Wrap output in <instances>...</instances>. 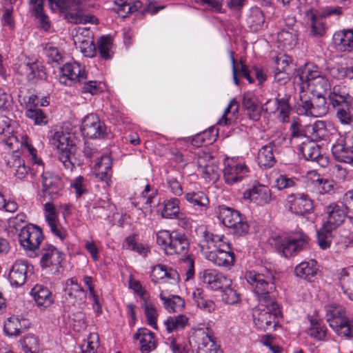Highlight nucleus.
Segmentation results:
<instances>
[{
    "label": "nucleus",
    "instance_id": "obj_1",
    "mask_svg": "<svg viewBox=\"0 0 353 353\" xmlns=\"http://www.w3.org/2000/svg\"><path fill=\"white\" fill-rule=\"evenodd\" d=\"M294 83L299 86L300 93L310 88L312 94L319 97H325L327 92L332 90L327 78L313 63H306L295 71Z\"/></svg>",
    "mask_w": 353,
    "mask_h": 353
},
{
    "label": "nucleus",
    "instance_id": "obj_2",
    "mask_svg": "<svg viewBox=\"0 0 353 353\" xmlns=\"http://www.w3.org/2000/svg\"><path fill=\"white\" fill-rule=\"evenodd\" d=\"M330 103L336 112V117L344 125L353 122V114L351 112L352 97L348 88L343 85H334L328 95Z\"/></svg>",
    "mask_w": 353,
    "mask_h": 353
},
{
    "label": "nucleus",
    "instance_id": "obj_3",
    "mask_svg": "<svg viewBox=\"0 0 353 353\" xmlns=\"http://www.w3.org/2000/svg\"><path fill=\"white\" fill-rule=\"evenodd\" d=\"M52 143L59 150L58 157L65 169L68 172H72L75 167L76 144L70 134L63 131H57L54 133Z\"/></svg>",
    "mask_w": 353,
    "mask_h": 353
},
{
    "label": "nucleus",
    "instance_id": "obj_4",
    "mask_svg": "<svg viewBox=\"0 0 353 353\" xmlns=\"http://www.w3.org/2000/svg\"><path fill=\"white\" fill-rule=\"evenodd\" d=\"M281 315L278 303L274 301L261 303L254 310L252 316L255 325L264 331L274 329L277 319Z\"/></svg>",
    "mask_w": 353,
    "mask_h": 353
},
{
    "label": "nucleus",
    "instance_id": "obj_5",
    "mask_svg": "<svg viewBox=\"0 0 353 353\" xmlns=\"http://www.w3.org/2000/svg\"><path fill=\"white\" fill-rule=\"evenodd\" d=\"M245 279L254 289L260 303L274 301L272 294L275 290V285L270 275L265 276L254 271H250L246 272Z\"/></svg>",
    "mask_w": 353,
    "mask_h": 353
},
{
    "label": "nucleus",
    "instance_id": "obj_6",
    "mask_svg": "<svg viewBox=\"0 0 353 353\" xmlns=\"http://www.w3.org/2000/svg\"><path fill=\"white\" fill-rule=\"evenodd\" d=\"M52 9H59L61 12H65V18L74 23L86 22L94 23L97 19L91 16L90 19L83 16L80 4L82 0H48Z\"/></svg>",
    "mask_w": 353,
    "mask_h": 353
},
{
    "label": "nucleus",
    "instance_id": "obj_7",
    "mask_svg": "<svg viewBox=\"0 0 353 353\" xmlns=\"http://www.w3.org/2000/svg\"><path fill=\"white\" fill-rule=\"evenodd\" d=\"M328 105L325 97L313 96L311 99L305 92L300 93L297 102V111L300 114L320 117L327 112Z\"/></svg>",
    "mask_w": 353,
    "mask_h": 353
},
{
    "label": "nucleus",
    "instance_id": "obj_8",
    "mask_svg": "<svg viewBox=\"0 0 353 353\" xmlns=\"http://www.w3.org/2000/svg\"><path fill=\"white\" fill-rule=\"evenodd\" d=\"M219 219L222 223L232 229L237 236H243L249 231L248 222L241 216L240 212L226 206L219 207Z\"/></svg>",
    "mask_w": 353,
    "mask_h": 353
},
{
    "label": "nucleus",
    "instance_id": "obj_9",
    "mask_svg": "<svg viewBox=\"0 0 353 353\" xmlns=\"http://www.w3.org/2000/svg\"><path fill=\"white\" fill-rule=\"evenodd\" d=\"M44 236L41 229L35 225L28 224L23 227L19 234V241L21 245L27 252L30 257L37 256L36 250L39 249L41 242Z\"/></svg>",
    "mask_w": 353,
    "mask_h": 353
},
{
    "label": "nucleus",
    "instance_id": "obj_10",
    "mask_svg": "<svg viewBox=\"0 0 353 353\" xmlns=\"http://www.w3.org/2000/svg\"><path fill=\"white\" fill-rule=\"evenodd\" d=\"M81 131L84 137L90 139H104L106 135V127L94 114L85 116L81 123Z\"/></svg>",
    "mask_w": 353,
    "mask_h": 353
},
{
    "label": "nucleus",
    "instance_id": "obj_11",
    "mask_svg": "<svg viewBox=\"0 0 353 353\" xmlns=\"http://www.w3.org/2000/svg\"><path fill=\"white\" fill-rule=\"evenodd\" d=\"M226 248L228 250L219 246L216 249L206 251L205 252V258L219 267L230 270L234 264L235 255L228 245H226Z\"/></svg>",
    "mask_w": 353,
    "mask_h": 353
},
{
    "label": "nucleus",
    "instance_id": "obj_12",
    "mask_svg": "<svg viewBox=\"0 0 353 353\" xmlns=\"http://www.w3.org/2000/svg\"><path fill=\"white\" fill-rule=\"evenodd\" d=\"M32 274L33 267L26 261L19 260L11 267L8 279L12 285L19 287L23 285Z\"/></svg>",
    "mask_w": 353,
    "mask_h": 353
},
{
    "label": "nucleus",
    "instance_id": "obj_13",
    "mask_svg": "<svg viewBox=\"0 0 353 353\" xmlns=\"http://www.w3.org/2000/svg\"><path fill=\"white\" fill-rule=\"evenodd\" d=\"M326 221L324 223L332 228H337L345 221L348 214V207L342 203H331L325 207Z\"/></svg>",
    "mask_w": 353,
    "mask_h": 353
},
{
    "label": "nucleus",
    "instance_id": "obj_14",
    "mask_svg": "<svg viewBox=\"0 0 353 353\" xmlns=\"http://www.w3.org/2000/svg\"><path fill=\"white\" fill-rule=\"evenodd\" d=\"M198 171L204 174L205 179L216 182L219 178V169L214 158L209 153L199 154L197 159Z\"/></svg>",
    "mask_w": 353,
    "mask_h": 353
},
{
    "label": "nucleus",
    "instance_id": "obj_15",
    "mask_svg": "<svg viewBox=\"0 0 353 353\" xmlns=\"http://www.w3.org/2000/svg\"><path fill=\"white\" fill-rule=\"evenodd\" d=\"M243 198L259 205L268 204L272 200L270 190L267 186L261 185H254L252 188L246 190Z\"/></svg>",
    "mask_w": 353,
    "mask_h": 353
},
{
    "label": "nucleus",
    "instance_id": "obj_16",
    "mask_svg": "<svg viewBox=\"0 0 353 353\" xmlns=\"http://www.w3.org/2000/svg\"><path fill=\"white\" fill-rule=\"evenodd\" d=\"M62 261V254L54 246L47 245L41 250L40 264L42 268H51L57 272Z\"/></svg>",
    "mask_w": 353,
    "mask_h": 353
},
{
    "label": "nucleus",
    "instance_id": "obj_17",
    "mask_svg": "<svg viewBox=\"0 0 353 353\" xmlns=\"http://www.w3.org/2000/svg\"><path fill=\"white\" fill-rule=\"evenodd\" d=\"M43 194L44 197L55 199L61 195L63 185L61 179L49 173L43 174Z\"/></svg>",
    "mask_w": 353,
    "mask_h": 353
},
{
    "label": "nucleus",
    "instance_id": "obj_18",
    "mask_svg": "<svg viewBox=\"0 0 353 353\" xmlns=\"http://www.w3.org/2000/svg\"><path fill=\"white\" fill-rule=\"evenodd\" d=\"M288 201L290 203V210L299 215L309 214L314 209L312 200L306 194H301L296 197L292 194L288 196Z\"/></svg>",
    "mask_w": 353,
    "mask_h": 353
},
{
    "label": "nucleus",
    "instance_id": "obj_19",
    "mask_svg": "<svg viewBox=\"0 0 353 353\" xmlns=\"http://www.w3.org/2000/svg\"><path fill=\"white\" fill-rule=\"evenodd\" d=\"M190 249V242L185 234L172 231V237L170 244L166 249V254H186Z\"/></svg>",
    "mask_w": 353,
    "mask_h": 353
},
{
    "label": "nucleus",
    "instance_id": "obj_20",
    "mask_svg": "<svg viewBox=\"0 0 353 353\" xmlns=\"http://www.w3.org/2000/svg\"><path fill=\"white\" fill-rule=\"evenodd\" d=\"M325 311L326 321L334 331L347 316L345 309L342 305L336 303L326 305Z\"/></svg>",
    "mask_w": 353,
    "mask_h": 353
},
{
    "label": "nucleus",
    "instance_id": "obj_21",
    "mask_svg": "<svg viewBox=\"0 0 353 353\" xmlns=\"http://www.w3.org/2000/svg\"><path fill=\"white\" fill-rule=\"evenodd\" d=\"M307 241L308 237L305 236L299 239L285 237L281 240L279 250L281 251L285 257H288L303 250Z\"/></svg>",
    "mask_w": 353,
    "mask_h": 353
},
{
    "label": "nucleus",
    "instance_id": "obj_22",
    "mask_svg": "<svg viewBox=\"0 0 353 353\" xmlns=\"http://www.w3.org/2000/svg\"><path fill=\"white\" fill-rule=\"evenodd\" d=\"M60 81L66 78L75 82H83L88 79V74L85 69L78 63H65L61 70Z\"/></svg>",
    "mask_w": 353,
    "mask_h": 353
},
{
    "label": "nucleus",
    "instance_id": "obj_23",
    "mask_svg": "<svg viewBox=\"0 0 353 353\" xmlns=\"http://www.w3.org/2000/svg\"><path fill=\"white\" fill-rule=\"evenodd\" d=\"M242 105L245 114L254 121L260 119L261 110L258 104L256 96L251 92H246L242 96Z\"/></svg>",
    "mask_w": 353,
    "mask_h": 353
},
{
    "label": "nucleus",
    "instance_id": "obj_24",
    "mask_svg": "<svg viewBox=\"0 0 353 353\" xmlns=\"http://www.w3.org/2000/svg\"><path fill=\"white\" fill-rule=\"evenodd\" d=\"M276 148L274 141L263 146L258 152L257 161L260 167L266 168H272L276 163L274 153Z\"/></svg>",
    "mask_w": 353,
    "mask_h": 353
},
{
    "label": "nucleus",
    "instance_id": "obj_25",
    "mask_svg": "<svg viewBox=\"0 0 353 353\" xmlns=\"http://www.w3.org/2000/svg\"><path fill=\"white\" fill-rule=\"evenodd\" d=\"M248 172L247 166L241 163L228 165L223 170L225 181L229 185L241 181Z\"/></svg>",
    "mask_w": 353,
    "mask_h": 353
},
{
    "label": "nucleus",
    "instance_id": "obj_26",
    "mask_svg": "<svg viewBox=\"0 0 353 353\" xmlns=\"http://www.w3.org/2000/svg\"><path fill=\"white\" fill-rule=\"evenodd\" d=\"M134 338L139 341L142 353H149L157 347L154 334L146 328L139 329Z\"/></svg>",
    "mask_w": 353,
    "mask_h": 353
},
{
    "label": "nucleus",
    "instance_id": "obj_27",
    "mask_svg": "<svg viewBox=\"0 0 353 353\" xmlns=\"http://www.w3.org/2000/svg\"><path fill=\"white\" fill-rule=\"evenodd\" d=\"M31 294L37 305L40 307L46 308L54 301L53 296L48 288L42 285H36L31 290Z\"/></svg>",
    "mask_w": 353,
    "mask_h": 353
},
{
    "label": "nucleus",
    "instance_id": "obj_28",
    "mask_svg": "<svg viewBox=\"0 0 353 353\" xmlns=\"http://www.w3.org/2000/svg\"><path fill=\"white\" fill-rule=\"evenodd\" d=\"M313 139H306L300 145V152L305 160L319 162L323 159L321 154V148Z\"/></svg>",
    "mask_w": 353,
    "mask_h": 353
},
{
    "label": "nucleus",
    "instance_id": "obj_29",
    "mask_svg": "<svg viewBox=\"0 0 353 353\" xmlns=\"http://www.w3.org/2000/svg\"><path fill=\"white\" fill-rule=\"evenodd\" d=\"M6 165L10 169L12 172L18 179H22L27 175L29 168L25 165V161L21 159L18 155H9L6 160Z\"/></svg>",
    "mask_w": 353,
    "mask_h": 353
},
{
    "label": "nucleus",
    "instance_id": "obj_30",
    "mask_svg": "<svg viewBox=\"0 0 353 353\" xmlns=\"http://www.w3.org/2000/svg\"><path fill=\"white\" fill-rule=\"evenodd\" d=\"M317 263L315 260L303 261L296 266L295 274L305 280L312 281V279L318 274Z\"/></svg>",
    "mask_w": 353,
    "mask_h": 353
},
{
    "label": "nucleus",
    "instance_id": "obj_31",
    "mask_svg": "<svg viewBox=\"0 0 353 353\" xmlns=\"http://www.w3.org/2000/svg\"><path fill=\"white\" fill-rule=\"evenodd\" d=\"M306 17L310 21V34L314 37H322L325 33L323 21L324 17H321L320 12L315 10H310L306 12Z\"/></svg>",
    "mask_w": 353,
    "mask_h": 353
},
{
    "label": "nucleus",
    "instance_id": "obj_32",
    "mask_svg": "<svg viewBox=\"0 0 353 353\" xmlns=\"http://www.w3.org/2000/svg\"><path fill=\"white\" fill-rule=\"evenodd\" d=\"M333 40L340 50L348 52L353 50L352 30H343L334 33Z\"/></svg>",
    "mask_w": 353,
    "mask_h": 353
},
{
    "label": "nucleus",
    "instance_id": "obj_33",
    "mask_svg": "<svg viewBox=\"0 0 353 353\" xmlns=\"http://www.w3.org/2000/svg\"><path fill=\"white\" fill-rule=\"evenodd\" d=\"M111 168L112 161L110 157L108 155H102L95 165L96 177L107 183L110 179Z\"/></svg>",
    "mask_w": 353,
    "mask_h": 353
},
{
    "label": "nucleus",
    "instance_id": "obj_34",
    "mask_svg": "<svg viewBox=\"0 0 353 353\" xmlns=\"http://www.w3.org/2000/svg\"><path fill=\"white\" fill-rule=\"evenodd\" d=\"M332 153L334 158L340 162L353 163V150L342 143H337L332 146Z\"/></svg>",
    "mask_w": 353,
    "mask_h": 353
},
{
    "label": "nucleus",
    "instance_id": "obj_35",
    "mask_svg": "<svg viewBox=\"0 0 353 353\" xmlns=\"http://www.w3.org/2000/svg\"><path fill=\"white\" fill-rule=\"evenodd\" d=\"M192 296L196 306L203 311L211 313L215 310V303L205 296L201 289H196L193 292Z\"/></svg>",
    "mask_w": 353,
    "mask_h": 353
},
{
    "label": "nucleus",
    "instance_id": "obj_36",
    "mask_svg": "<svg viewBox=\"0 0 353 353\" xmlns=\"http://www.w3.org/2000/svg\"><path fill=\"white\" fill-rule=\"evenodd\" d=\"M277 38L283 47L292 48L297 43V31L292 26L289 30L283 29L278 33Z\"/></svg>",
    "mask_w": 353,
    "mask_h": 353
},
{
    "label": "nucleus",
    "instance_id": "obj_37",
    "mask_svg": "<svg viewBox=\"0 0 353 353\" xmlns=\"http://www.w3.org/2000/svg\"><path fill=\"white\" fill-rule=\"evenodd\" d=\"M148 299L149 296L145 292V299H143V303H142L141 307L144 310V314L147 319L148 324L154 329H157V310L154 304L150 302Z\"/></svg>",
    "mask_w": 353,
    "mask_h": 353
},
{
    "label": "nucleus",
    "instance_id": "obj_38",
    "mask_svg": "<svg viewBox=\"0 0 353 353\" xmlns=\"http://www.w3.org/2000/svg\"><path fill=\"white\" fill-rule=\"evenodd\" d=\"M205 330V337L203 339L202 342L199 344V349L203 350L205 353H223L221 350L217 348L212 329L206 327Z\"/></svg>",
    "mask_w": 353,
    "mask_h": 353
},
{
    "label": "nucleus",
    "instance_id": "obj_39",
    "mask_svg": "<svg viewBox=\"0 0 353 353\" xmlns=\"http://www.w3.org/2000/svg\"><path fill=\"white\" fill-rule=\"evenodd\" d=\"M335 229L323 223L322 228L317 231L318 244L321 249L325 250L330 247L333 239L332 231Z\"/></svg>",
    "mask_w": 353,
    "mask_h": 353
},
{
    "label": "nucleus",
    "instance_id": "obj_40",
    "mask_svg": "<svg viewBox=\"0 0 353 353\" xmlns=\"http://www.w3.org/2000/svg\"><path fill=\"white\" fill-rule=\"evenodd\" d=\"M265 22V17L263 12L258 8H253L247 18V23L254 32L261 29Z\"/></svg>",
    "mask_w": 353,
    "mask_h": 353
},
{
    "label": "nucleus",
    "instance_id": "obj_41",
    "mask_svg": "<svg viewBox=\"0 0 353 353\" xmlns=\"http://www.w3.org/2000/svg\"><path fill=\"white\" fill-rule=\"evenodd\" d=\"M160 299L163 302L165 308L170 312H180L185 306V301L179 296L173 295L167 298L161 293Z\"/></svg>",
    "mask_w": 353,
    "mask_h": 353
},
{
    "label": "nucleus",
    "instance_id": "obj_42",
    "mask_svg": "<svg viewBox=\"0 0 353 353\" xmlns=\"http://www.w3.org/2000/svg\"><path fill=\"white\" fill-rule=\"evenodd\" d=\"M112 43L111 37L108 36L101 37L97 41L98 52L101 58L105 60L111 59L113 56L112 51Z\"/></svg>",
    "mask_w": 353,
    "mask_h": 353
},
{
    "label": "nucleus",
    "instance_id": "obj_43",
    "mask_svg": "<svg viewBox=\"0 0 353 353\" xmlns=\"http://www.w3.org/2000/svg\"><path fill=\"white\" fill-rule=\"evenodd\" d=\"M275 101L279 119L283 123L288 122L292 111V108L289 103V97L285 95L280 99L276 98Z\"/></svg>",
    "mask_w": 353,
    "mask_h": 353
},
{
    "label": "nucleus",
    "instance_id": "obj_44",
    "mask_svg": "<svg viewBox=\"0 0 353 353\" xmlns=\"http://www.w3.org/2000/svg\"><path fill=\"white\" fill-rule=\"evenodd\" d=\"M307 131L314 141L324 139L328 134L325 122L323 121H316L313 125H309Z\"/></svg>",
    "mask_w": 353,
    "mask_h": 353
},
{
    "label": "nucleus",
    "instance_id": "obj_45",
    "mask_svg": "<svg viewBox=\"0 0 353 353\" xmlns=\"http://www.w3.org/2000/svg\"><path fill=\"white\" fill-rule=\"evenodd\" d=\"M188 319L183 314H179L175 316H170L165 321V325L168 332L174 330H181L185 327L188 323Z\"/></svg>",
    "mask_w": 353,
    "mask_h": 353
},
{
    "label": "nucleus",
    "instance_id": "obj_46",
    "mask_svg": "<svg viewBox=\"0 0 353 353\" xmlns=\"http://www.w3.org/2000/svg\"><path fill=\"white\" fill-rule=\"evenodd\" d=\"M179 201L177 199H171L166 201L161 212L162 216L166 219L178 218L179 213Z\"/></svg>",
    "mask_w": 353,
    "mask_h": 353
},
{
    "label": "nucleus",
    "instance_id": "obj_47",
    "mask_svg": "<svg viewBox=\"0 0 353 353\" xmlns=\"http://www.w3.org/2000/svg\"><path fill=\"white\" fill-rule=\"evenodd\" d=\"M313 182L314 185L319 189L320 194H330L334 192V183L333 181L322 178L319 174H314Z\"/></svg>",
    "mask_w": 353,
    "mask_h": 353
},
{
    "label": "nucleus",
    "instance_id": "obj_48",
    "mask_svg": "<svg viewBox=\"0 0 353 353\" xmlns=\"http://www.w3.org/2000/svg\"><path fill=\"white\" fill-rule=\"evenodd\" d=\"M334 332L341 337L353 338V318L347 316Z\"/></svg>",
    "mask_w": 353,
    "mask_h": 353
},
{
    "label": "nucleus",
    "instance_id": "obj_49",
    "mask_svg": "<svg viewBox=\"0 0 353 353\" xmlns=\"http://www.w3.org/2000/svg\"><path fill=\"white\" fill-rule=\"evenodd\" d=\"M185 199L194 206L205 208L209 201L207 196L203 192H192L186 193Z\"/></svg>",
    "mask_w": 353,
    "mask_h": 353
},
{
    "label": "nucleus",
    "instance_id": "obj_50",
    "mask_svg": "<svg viewBox=\"0 0 353 353\" xmlns=\"http://www.w3.org/2000/svg\"><path fill=\"white\" fill-rule=\"evenodd\" d=\"M221 298L225 303L233 305L240 301V294L231 285L222 292Z\"/></svg>",
    "mask_w": 353,
    "mask_h": 353
},
{
    "label": "nucleus",
    "instance_id": "obj_51",
    "mask_svg": "<svg viewBox=\"0 0 353 353\" xmlns=\"http://www.w3.org/2000/svg\"><path fill=\"white\" fill-rule=\"evenodd\" d=\"M311 327L307 330V334L317 339L323 340L325 336L326 329L314 319H310Z\"/></svg>",
    "mask_w": 353,
    "mask_h": 353
},
{
    "label": "nucleus",
    "instance_id": "obj_52",
    "mask_svg": "<svg viewBox=\"0 0 353 353\" xmlns=\"http://www.w3.org/2000/svg\"><path fill=\"white\" fill-rule=\"evenodd\" d=\"M26 116L34 120L36 125L47 123V117L42 110L37 108H29L26 112Z\"/></svg>",
    "mask_w": 353,
    "mask_h": 353
},
{
    "label": "nucleus",
    "instance_id": "obj_53",
    "mask_svg": "<svg viewBox=\"0 0 353 353\" xmlns=\"http://www.w3.org/2000/svg\"><path fill=\"white\" fill-rule=\"evenodd\" d=\"M21 343L25 353L39 350V340L33 334H28L21 341Z\"/></svg>",
    "mask_w": 353,
    "mask_h": 353
},
{
    "label": "nucleus",
    "instance_id": "obj_54",
    "mask_svg": "<svg viewBox=\"0 0 353 353\" xmlns=\"http://www.w3.org/2000/svg\"><path fill=\"white\" fill-rule=\"evenodd\" d=\"M219 274L220 273L214 270H205L200 273V279L212 289V286H214V283L216 282Z\"/></svg>",
    "mask_w": 353,
    "mask_h": 353
},
{
    "label": "nucleus",
    "instance_id": "obj_55",
    "mask_svg": "<svg viewBox=\"0 0 353 353\" xmlns=\"http://www.w3.org/2000/svg\"><path fill=\"white\" fill-rule=\"evenodd\" d=\"M19 320L17 318L10 317L8 319L4 324V332L8 336H19L20 328L17 327Z\"/></svg>",
    "mask_w": 353,
    "mask_h": 353
},
{
    "label": "nucleus",
    "instance_id": "obj_56",
    "mask_svg": "<svg viewBox=\"0 0 353 353\" xmlns=\"http://www.w3.org/2000/svg\"><path fill=\"white\" fill-rule=\"evenodd\" d=\"M80 49L84 56L88 57H94L97 52V46L92 40H83Z\"/></svg>",
    "mask_w": 353,
    "mask_h": 353
},
{
    "label": "nucleus",
    "instance_id": "obj_57",
    "mask_svg": "<svg viewBox=\"0 0 353 353\" xmlns=\"http://www.w3.org/2000/svg\"><path fill=\"white\" fill-rule=\"evenodd\" d=\"M172 237V232H170L168 230H161L157 233V243L162 247L165 253L167 248L170 244Z\"/></svg>",
    "mask_w": 353,
    "mask_h": 353
},
{
    "label": "nucleus",
    "instance_id": "obj_58",
    "mask_svg": "<svg viewBox=\"0 0 353 353\" xmlns=\"http://www.w3.org/2000/svg\"><path fill=\"white\" fill-rule=\"evenodd\" d=\"M222 241L221 237L214 235L212 234L205 233L204 234V239L203 241V245H201L203 249L205 247L208 250H210L212 248L216 249V248L221 246V245H217L218 243Z\"/></svg>",
    "mask_w": 353,
    "mask_h": 353
},
{
    "label": "nucleus",
    "instance_id": "obj_59",
    "mask_svg": "<svg viewBox=\"0 0 353 353\" xmlns=\"http://www.w3.org/2000/svg\"><path fill=\"white\" fill-rule=\"evenodd\" d=\"M31 69L32 71L31 79H29L30 82L34 83L39 79H46V75L43 65L37 62H32Z\"/></svg>",
    "mask_w": 353,
    "mask_h": 353
},
{
    "label": "nucleus",
    "instance_id": "obj_60",
    "mask_svg": "<svg viewBox=\"0 0 353 353\" xmlns=\"http://www.w3.org/2000/svg\"><path fill=\"white\" fill-rule=\"evenodd\" d=\"M239 107V102L236 101V99H232L230 101L227 108L225 109L223 117L221 119H220V121H219V123L220 125H227L228 121V119L226 117L227 114L230 112H232L233 115H234L236 113L238 112Z\"/></svg>",
    "mask_w": 353,
    "mask_h": 353
},
{
    "label": "nucleus",
    "instance_id": "obj_61",
    "mask_svg": "<svg viewBox=\"0 0 353 353\" xmlns=\"http://www.w3.org/2000/svg\"><path fill=\"white\" fill-rule=\"evenodd\" d=\"M79 83L82 85L81 89L83 93H90L94 95L100 92V88L98 86L96 81H88L87 79L83 82Z\"/></svg>",
    "mask_w": 353,
    "mask_h": 353
},
{
    "label": "nucleus",
    "instance_id": "obj_62",
    "mask_svg": "<svg viewBox=\"0 0 353 353\" xmlns=\"http://www.w3.org/2000/svg\"><path fill=\"white\" fill-rule=\"evenodd\" d=\"M126 245L130 250L138 252L140 254H146L148 251L147 247L142 243H137L134 236H128L126 240Z\"/></svg>",
    "mask_w": 353,
    "mask_h": 353
},
{
    "label": "nucleus",
    "instance_id": "obj_63",
    "mask_svg": "<svg viewBox=\"0 0 353 353\" xmlns=\"http://www.w3.org/2000/svg\"><path fill=\"white\" fill-rule=\"evenodd\" d=\"M276 187L279 190H282L293 188L296 185L295 181L292 178H288L285 175H280L276 179Z\"/></svg>",
    "mask_w": 353,
    "mask_h": 353
},
{
    "label": "nucleus",
    "instance_id": "obj_64",
    "mask_svg": "<svg viewBox=\"0 0 353 353\" xmlns=\"http://www.w3.org/2000/svg\"><path fill=\"white\" fill-rule=\"evenodd\" d=\"M50 231L61 240H63L66 236V232L59 224L57 223V219H51L47 221Z\"/></svg>",
    "mask_w": 353,
    "mask_h": 353
}]
</instances>
